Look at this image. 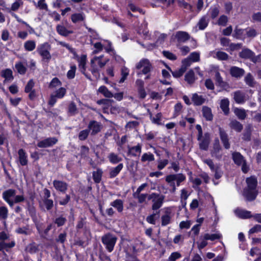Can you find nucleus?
<instances>
[{"label": "nucleus", "mask_w": 261, "mask_h": 261, "mask_svg": "<svg viewBox=\"0 0 261 261\" xmlns=\"http://www.w3.org/2000/svg\"><path fill=\"white\" fill-rule=\"evenodd\" d=\"M109 61V59L103 55L94 56L90 60V69L92 74L98 78L100 76V70L106 66Z\"/></svg>", "instance_id": "nucleus-1"}, {"label": "nucleus", "mask_w": 261, "mask_h": 261, "mask_svg": "<svg viewBox=\"0 0 261 261\" xmlns=\"http://www.w3.org/2000/svg\"><path fill=\"white\" fill-rule=\"evenodd\" d=\"M247 188L244 191V195L248 201H252L255 199L257 191L256 189L257 186V179L254 176L246 179Z\"/></svg>", "instance_id": "nucleus-2"}, {"label": "nucleus", "mask_w": 261, "mask_h": 261, "mask_svg": "<svg viewBox=\"0 0 261 261\" xmlns=\"http://www.w3.org/2000/svg\"><path fill=\"white\" fill-rule=\"evenodd\" d=\"M186 179V176L181 173L176 174H170L166 177V181L169 184L172 188L171 192L174 193L176 190L175 187L176 181L177 186H179L180 183Z\"/></svg>", "instance_id": "nucleus-3"}, {"label": "nucleus", "mask_w": 261, "mask_h": 261, "mask_svg": "<svg viewBox=\"0 0 261 261\" xmlns=\"http://www.w3.org/2000/svg\"><path fill=\"white\" fill-rule=\"evenodd\" d=\"M51 46L47 42H45L38 45L37 51L42 57V60L48 62L51 58L50 50Z\"/></svg>", "instance_id": "nucleus-4"}, {"label": "nucleus", "mask_w": 261, "mask_h": 261, "mask_svg": "<svg viewBox=\"0 0 261 261\" xmlns=\"http://www.w3.org/2000/svg\"><path fill=\"white\" fill-rule=\"evenodd\" d=\"M117 240V237L110 233L106 234L101 238L102 243L109 252H111L114 250Z\"/></svg>", "instance_id": "nucleus-5"}, {"label": "nucleus", "mask_w": 261, "mask_h": 261, "mask_svg": "<svg viewBox=\"0 0 261 261\" xmlns=\"http://www.w3.org/2000/svg\"><path fill=\"white\" fill-rule=\"evenodd\" d=\"M137 69L140 70L138 74H146L150 72L152 69V65L150 61L147 59H141L136 65Z\"/></svg>", "instance_id": "nucleus-6"}, {"label": "nucleus", "mask_w": 261, "mask_h": 261, "mask_svg": "<svg viewBox=\"0 0 261 261\" xmlns=\"http://www.w3.org/2000/svg\"><path fill=\"white\" fill-rule=\"evenodd\" d=\"M165 197L155 193H152L148 196V199L151 200L153 204L152 209L156 210L160 208L163 203Z\"/></svg>", "instance_id": "nucleus-7"}, {"label": "nucleus", "mask_w": 261, "mask_h": 261, "mask_svg": "<svg viewBox=\"0 0 261 261\" xmlns=\"http://www.w3.org/2000/svg\"><path fill=\"white\" fill-rule=\"evenodd\" d=\"M66 93V90L64 88H60L55 92L54 94L50 95V98L48 103L51 106H53L57 101V99L62 98Z\"/></svg>", "instance_id": "nucleus-8"}, {"label": "nucleus", "mask_w": 261, "mask_h": 261, "mask_svg": "<svg viewBox=\"0 0 261 261\" xmlns=\"http://www.w3.org/2000/svg\"><path fill=\"white\" fill-rule=\"evenodd\" d=\"M239 56L242 59H249L254 63H256L257 61V58L255 57L254 53L248 48L243 49L239 53Z\"/></svg>", "instance_id": "nucleus-9"}, {"label": "nucleus", "mask_w": 261, "mask_h": 261, "mask_svg": "<svg viewBox=\"0 0 261 261\" xmlns=\"http://www.w3.org/2000/svg\"><path fill=\"white\" fill-rule=\"evenodd\" d=\"M53 184L55 189L62 194H65L68 189V185L64 181L55 179L53 181Z\"/></svg>", "instance_id": "nucleus-10"}, {"label": "nucleus", "mask_w": 261, "mask_h": 261, "mask_svg": "<svg viewBox=\"0 0 261 261\" xmlns=\"http://www.w3.org/2000/svg\"><path fill=\"white\" fill-rule=\"evenodd\" d=\"M58 140L55 137L47 138L39 141L37 144V146L40 148L49 147L56 144Z\"/></svg>", "instance_id": "nucleus-11"}, {"label": "nucleus", "mask_w": 261, "mask_h": 261, "mask_svg": "<svg viewBox=\"0 0 261 261\" xmlns=\"http://www.w3.org/2000/svg\"><path fill=\"white\" fill-rule=\"evenodd\" d=\"M88 127L89 131H91V135H95L101 130L102 125L100 122L91 121L89 122Z\"/></svg>", "instance_id": "nucleus-12"}, {"label": "nucleus", "mask_w": 261, "mask_h": 261, "mask_svg": "<svg viewBox=\"0 0 261 261\" xmlns=\"http://www.w3.org/2000/svg\"><path fill=\"white\" fill-rule=\"evenodd\" d=\"M199 141V148L200 149L204 150H206L208 149V145L210 142V135L209 133H205L204 136L202 135Z\"/></svg>", "instance_id": "nucleus-13"}, {"label": "nucleus", "mask_w": 261, "mask_h": 261, "mask_svg": "<svg viewBox=\"0 0 261 261\" xmlns=\"http://www.w3.org/2000/svg\"><path fill=\"white\" fill-rule=\"evenodd\" d=\"M229 72L231 76L240 79L245 74V70L243 68L234 66L230 67Z\"/></svg>", "instance_id": "nucleus-14"}, {"label": "nucleus", "mask_w": 261, "mask_h": 261, "mask_svg": "<svg viewBox=\"0 0 261 261\" xmlns=\"http://www.w3.org/2000/svg\"><path fill=\"white\" fill-rule=\"evenodd\" d=\"M245 31L246 29H243L236 26L232 33V37L237 39L244 40L246 38Z\"/></svg>", "instance_id": "nucleus-15"}, {"label": "nucleus", "mask_w": 261, "mask_h": 261, "mask_svg": "<svg viewBox=\"0 0 261 261\" xmlns=\"http://www.w3.org/2000/svg\"><path fill=\"white\" fill-rule=\"evenodd\" d=\"M18 162L20 165L26 166L28 163V155L23 149H20L18 151Z\"/></svg>", "instance_id": "nucleus-16"}, {"label": "nucleus", "mask_w": 261, "mask_h": 261, "mask_svg": "<svg viewBox=\"0 0 261 261\" xmlns=\"http://www.w3.org/2000/svg\"><path fill=\"white\" fill-rule=\"evenodd\" d=\"M221 147L219 143V141L217 140L216 142L214 145L213 149L212 150V156L219 160L222 158V154L221 153Z\"/></svg>", "instance_id": "nucleus-17"}, {"label": "nucleus", "mask_w": 261, "mask_h": 261, "mask_svg": "<svg viewBox=\"0 0 261 261\" xmlns=\"http://www.w3.org/2000/svg\"><path fill=\"white\" fill-rule=\"evenodd\" d=\"M233 98L236 102L238 104H243L246 101L245 93L240 90L234 92Z\"/></svg>", "instance_id": "nucleus-18"}, {"label": "nucleus", "mask_w": 261, "mask_h": 261, "mask_svg": "<svg viewBox=\"0 0 261 261\" xmlns=\"http://www.w3.org/2000/svg\"><path fill=\"white\" fill-rule=\"evenodd\" d=\"M142 151V145L138 144L135 146H128V154L133 156H137L141 154Z\"/></svg>", "instance_id": "nucleus-19"}, {"label": "nucleus", "mask_w": 261, "mask_h": 261, "mask_svg": "<svg viewBox=\"0 0 261 261\" xmlns=\"http://www.w3.org/2000/svg\"><path fill=\"white\" fill-rule=\"evenodd\" d=\"M234 213L238 217L242 219H247L252 216L251 212L240 208L235 210Z\"/></svg>", "instance_id": "nucleus-20"}, {"label": "nucleus", "mask_w": 261, "mask_h": 261, "mask_svg": "<svg viewBox=\"0 0 261 261\" xmlns=\"http://www.w3.org/2000/svg\"><path fill=\"white\" fill-rule=\"evenodd\" d=\"M219 134L221 140L223 144V146L226 149L230 148V144L228 142V136L225 131L221 127L219 128Z\"/></svg>", "instance_id": "nucleus-21"}, {"label": "nucleus", "mask_w": 261, "mask_h": 261, "mask_svg": "<svg viewBox=\"0 0 261 261\" xmlns=\"http://www.w3.org/2000/svg\"><path fill=\"white\" fill-rule=\"evenodd\" d=\"M77 62L79 63V67L81 71L85 74L86 71V65L87 62V56L85 55H82L80 57H77Z\"/></svg>", "instance_id": "nucleus-22"}, {"label": "nucleus", "mask_w": 261, "mask_h": 261, "mask_svg": "<svg viewBox=\"0 0 261 261\" xmlns=\"http://www.w3.org/2000/svg\"><path fill=\"white\" fill-rule=\"evenodd\" d=\"M149 118L152 123L160 125L162 124L161 120L162 114L161 113L156 114L155 116H153L152 114L148 110Z\"/></svg>", "instance_id": "nucleus-23"}, {"label": "nucleus", "mask_w": 261, "mask_h": 261, "mask_svg": "<svg viewBox=\"0 0 261 261\" xmlns=\"http://www.w3.org/2000/svg\"><path fill=\"white\" fill-rule=\"evenodd\" d=\"M1 76L5 79V82H11L14 79L12 70L7 68L1 71Z\"/></svg>", "instance_id": "nucleus-24"}, {"label": "nucleus", "mask_w": 261, "mask_h": 261, "mask_svg": "<svg viewBox=\"0 0 261 261\" xmlns=\"http://www.w3.org/2000/svg\"><path fill=\"white\" fill-rule=\"evenodd\" d=\"M175 37L178 42H185L190 39V35L186 32L178 31L176 32Z\"/></svg>", "instance_id": "nucleus-25"}, {"label": "nucleus", "mask_w": 261, "mask_h": 261, "mask_svg": "<svg viewBox=\"0 0 261 261\" xmlns=\"http://www.w3.org/2000/svg\"><path fill=\"white\" fill-rule=\"evenodd\" d=\"M194 104L196 106H200L205 101V98L202 95H198L197 93H194L191 98Z\"/></svg>", "instance_id": "nucleus-26"}, {"label": "nucleus", "mask_w": 261, "mask_h": 261, "mask_svg": "<svg viewBox=\"0 0 261 261\" xmlns=\"http://www.w3.org/2000/svg\"><path fill=\"white\" fill-rule=\"evenodd\" d=\"M123 168V165L122 163L119 164L115 167L111 168L110 169V177L114 178L116 176Z\"/></svg>", "instance_id": "nucleus-27"}, {"label": "nucleus", "mask_w": 261, "mask_h": 261, "mask_svg": "<svg viewBox=\"0 0 261 261\" xmlns=\"http://www.w3.org/2000/svg\"><path fill=\"white\" fill-rule=\"evenodd\" d=\"M110 205L116 208L119 213L123 210V202L121 199H116L110 203Z\"/></svg>", "instance_id": "nucleus-28"}, {"label": "nucleus", "mask_w": 261, "mask_h": 261, "mask_svg": "<svg viewBox=\"0 0 261 261\" xmlns=\"http://www.w3.org/2000/svg\"><path fill=\"white\" fill-rule=\"evenodd\" d=\"M16 193L14 189H8L3 193V198L4 200L12 199V198H14Z\"/></svg>", "instance_id": "nucleus-29"}, {"label": "nucleus", "mask_w": 261, "mask_h": 261, "mask_svg": "<svg viewBox=\"0 0 261 261\" xmlns=\"http://www.w3.org/2000/svg\"><path fill=\"white\" fill-rule=\"evenodd\" d=\"M202 115L203 116L207 121H211L213 119V116L212 113L211 109L207 107H203L202 108Z\"/></svg>", "instance_id": "nucleus-30"}, {"label": "nucleus", "mask_w": 261, "mask_h": 261, "mask_svg": "<svg viewBox=\"0 0 261 261\" xmlns=\"http://www.w3.org/2000/svg\"><path fill=\"white\" fill-rule=\"evenodd\" d=\"M57 32L59 34L63 36H67L73 33L71 31L68 30L64 26L58 25L56 27Z\"/></svg>", "instance_id": "nucleus-31"}, {"label": "nucleus", "mask_w": 261, "mask_h": 261, "mask_svg": "<svg viewBox=\"0 0 261 261\" xmlns=\"http://www.w3.org/2000/svg\"><path fill=\"white\" fill-rule=\"evenodd\" d=\"M244 81L246 85L250 87H254L256 84V82L252 75L250 73H248L244 78Z\"/></svg>", "instance_id": "nucleus-32"}, {"label": "nucleus", "mask_w": 261, "mask_h": 261, "mask_svg": "<svg viewBox=\"0 0 261 261\" xmlns=\"http://www.w3.org/2000/svg\"><path fill=\"white\" fill-rule=\"evenodd\" d=\"M229 101L227 98H224L221 100L220 108L226 115L228 114L229 111Z\"/></svg>", "instance_id": "nucleus-33"}, {"label": "nucleus", "mask_w": 261, "mask_h": 261, "mask_svg": "<svg viewBox=\"0 0 261 261\" xmlns=\"http://www.w3.org/2000/svg\"><path fill=\"white\" fill-rule=\"evenodd\" d=\"M154 160V155L150 152L144 153L141 158V161L145 163L146 162H150Z\"/></svg>", "instance_id": "nucleus-34"}, {"label": "nucleus", "mask_w": 261, "mask_h": 261, "mask_svg": "<svg viewBox=\"0 0 261 261\" xmlns=\"http://www.w3.org/2000/svg\"><path fill=\"white\" fill-rule=\"evenodd\" d=\"M102 173V170L99 168L93 172L92 176L95 182L99 183L100 182Z\"/></svg>", "instance_id": "nucleus-35"}, {"label": "nucleus", "mask_w": 261, "mask_h": 261, "mask_svg": "<svg viewBox=\"0 0 261 261\" xmlns=\"http://www.w3.org/2000/svg\"><path fill=\"white\" fill-rule=\"evenodd\" d=\"M232 158L234 163L238 165H241L245 162L243 156L239 152L233 153Z\"/></svg>", "instance_id": "nucleus-36"}, {"label": "nucleus", "mask_w": 261, "mask_h": 261, "mask_svg": "<svg viewBox=\"0 0 261 261\" xmlns=\"http://www.w3.org/2000/svg\"><path fill=\"white\" fill-rule=\"evenodd\" d=\"M85 18V16L83 13H74L71 16V19L73 23H77L83 21Z\"/></svg>", "instance_id": "nucleus-37"}, {"label": "nucleus", "mask_w": 261, "mask_h": 261, "mask_svg": "<svg viewBox=\"0 0 261 261\" xmlns=\"http://www.w3.org/2000/svg\"><path fill=\"white\" fill-rule=\"evenodd\" d=\"M171 218V213L166 211V214L163 215L161 217L162 225L166 226L170 223Z\"/></svg>", "instance_id": "nucleus-38"}, {"label": "nucleus", "mask_w": 261, "mask_h": 261, "mask_svg": "<svg viewBox=\"0 0 261 261\" xmlns=\"http://www.w3.org/2000/svg\"><path fill=\"white\" fill-rule=\"evenodd\" d=\"M98 91L106 97L111 98L113 96L112 93L110 92L105 86H100L99 88Z\"/></svg>", "instance_id": "nucleus-39"}, {"label": "nucleus", "mask_w": 261, "mask_h": 261, "mask_svg": "<svg viewBox=\"0 0 261 261\" xmlns=\"http://www.w3.org/2000/svg\"><path fill=\"white\" fill-rule=\"evenodd\" d=\"M185 80L190 84H192L194 83L195 77L194 72L192 70H190L186 74Z\"/></svg>", "instance_id": "nucleus-40"}, {"label": "nucleus", "mask_w": 261, "mask_h": 261, "mask_svg": "<svg viewBox=\"0 0 261 261\" xmlns=\"http://www.w3.org/2000/svg\"><path fill=\"white\" fill-rule=\"evenodd\" d=\"M110 162L113 164H116L121 161L122 158L119 157L117 154L114 153H110L108 156Z\"/></svg>", "instance_id": "nucleus-41"}, {"label": "nucleus", "mask_w": 261, "mask_h": 261, "mask_svg": "<svg viewBox=\"0 0 261 261\" xmlns=\"http://www.w3.org/2000/svg\"><path fill=\"white\" fill-rule=\"evenodd\" d=\"M234 113L239 119L244 120L246 117L247 115L244 109L236 108Z\"/></svg>", "instance_id": "nucleus-42"}, {"label": "nucleus", "mask_w": 261, "mask_h": 261, "mask_svg": "<svg viewBox=\"0 0 261 261\" xmlns=\"http://www.w3.org/2000/svg\"><path fill=\"white\" fill-rule=\"evenodd\" d=\"M230 126L237 132H240L243 129L242 124L237 120H232L230 123Z\"/></svg>", "instance_id": "nucleus-43"}, {"label": "nucleus", "mask_w": 261, "mask_h": 261, "mask_svg": "<svg viewBox=\"0 0 261 261\" xmlns=\"http://www.w3.org/2000/svg\"><path fill=\"white\" fill-rule=\"evenodd\" d=\"M208 20L206 16H203L199 21L198 26L200 30H204L208 25Z\"/></svg>", "instance_id": "nucleus-44"}, {"label": "nucleus", "mask_w": 261, "mask_h": 261, "mask_svg": "<svg viewBox=\"0 0 261 261\" xmlns=\"http://www.w3.org/2000/svg\"><path fill=\"white\" fill-rule=\"evenodd\" d=\"M24 47L27 51H31L36 47V43L33 40H29L24 44Z\"/></svg>", "instance_id": "nucleus-45"}, {"label": "nucleus", "mask_w": 261, "mask_h": 261, "mask_svg": "<svg viewBox=\"0 0 261 261\" xmlns=\"http://www.w3.org/2000/svg\"><path fill=\"white\" fill-rule=\"evenodd\" d=\"M148 196L147 194H133V197L135 198H137L138 200V202L142 203L146 201V198L148 199Z\"/></svg>", "instance_id": "nucleus-46"}, {"label": "nucleus", "mask_w": 261, "mask_h": 261, "mask_svg": "<svg viewBox=\"0 0 261 261\" xmlns=\"http://www.w3.org/2000/svg\"><path fill=\"white\" fill-rule=\"evenodd\" d=\"M256 31L252 28L248 27L246 28L245 35L246 38H254L257 35Z\"/></svg>", "instance_id": "nucleus-47"}, {"label": "nucleus", "mask_w": 261, "mask_h": 261, "mask_svg": "<svg viewBox=\"0 0 261 261\" xmlns=\"http://www.w3.org/2000/svg\"><path fill=\"white\" fill-rule=\"evenodd\" d=\"M8 217V209L5 206H0V219L6 220Z\"/></svg>", "instance_id": "nucleus-48"}, {"label": "nucleus", "mask_w": 261, "mask_h": 261, "mask_svg": "<svg viewBox=\"0 0 261 261\" xmlns=\"http://www.w3.org/2000/svg\"><path fill=\"white\" fill-rule=\"evenodd\" d=\"M222 236L219 233H216L214 234L205 233L204 234L205 239L208 240L214 241L215 240L219 239L221 238Z\"/></svg>", "instance_id": "nucleus-49"}, {"label": "nucleus", "mask_w": 261, "mask_h": 261, "mask_svg": "<svg viewBox=\"0 0 261 261\" xmlns=\"http://www.w3.org/2000/svg\"><path fill=\"white\" fill-rule=\"evenodd\" d=\"M15 67L17 72L20 74H24L26 72L27 68L21 62L16 63Z\"/></svg>", "instance_id": "nucleus-50"}, {"label": "nucleus", "mask_w": 261, "mask_h": 261, "mask_svg": "<svg viewBox=\"0 0 261 261\" xmlns=\"http://www.w3.org/2000/svg\"><path fill=\"white\" fill-rule=\"evenodd\" d=\"M129 69L125 67H123L121 69V78L120 79L119 81L120 83H122L124 82V81L127 78V76L129 74Z\"/></svg>", "instance_id": "nucleus-51"}, {"label": "nucleus", "mask_w": 261, "mask_h": 261, "mask_svg": "<svg viewBox=\"0 0 261 261\" xmlns=\"http://www.w3.org/2000/svg\"><path fill=\"white\" fill-rule=\"evenodd\" d=\"M67 220L66 218L63 216L57 217L55 220V223L57 224L58 227L63 226Z\"/></svg>", "instance_id": "nucleus-52"}, {"label": "nucleus", "mask_w": 261, "mask_h": 261, "mask_svg": "<svg viewBox=\"0 0 261 261\" xmlns=\"http://www.w3.org/2000/svg\"><path fill=\"white\" fill-rule=\"evenodd\" d=\"M216 82L218 85L223 88H225L227 87V84L223 81L222 78L221 77L220 74L219 72H217L215 75Z\"/></svg>", "instance_id": "nucleus-53"}, {"label": "nucleus", "mask_w": 261, "mask_h": 261, "mask_svg": "<svg viewBox=\"0 0 261 261\" xmlns=\"http://www.w3.org/2000/svg\"><path fill=\"white\" fill-rule=\"evenodd\" d=\"M214 57L217 58L219 60H226L228 58V55L225 52L218 51L216 53V56Z\"/></svg>", "instance_id": "nucleus-54"}, {"label": "nucleus", "mask_w": 261, "mask_h": 261, "mask_svg": "<svg viewBox=\"0 0 261 261\" xmlns=\"http://www.w3.org/2000/svg\"><path fill=\"white\" fill-rule=\"evenodd\" d=\"M192 62H198L200 60V54L194 51L188 57Z\"/></svg>", "instance_id": "nucleus-55"}, {"label": "nucleus", "mask_w": 261, "mask_h": 261, "mask_svg": "<svg viewBox=\"0 0 261 261\" xmlns=\"http://www.w3.org/2000/svg\"><path fill=\"white\" fill-rule=\"evenodd\" d=\"M76 69V67L75 65H71L70 66V69L67 73V76L69 79H72L75 76V73Z\"/></svg>", "instance_id": "nucleus-56"}, {"label": "nucleus", "mask_w": 261, "mask_h": 261, "mask_svg": "<svg viewBox=\"0 0 261 261\" xmlns=\"http://www.w3.org/2000/svg\"><path fill=\"white\" fill-rule=\"evenodd\" d=\"M36 7L40 10H44L46 11H48L47 5L45 3V0H39L38 2Z\"/></svg>", "instance_id": "nucleus-57"}, {"label": "nucleus", "mask_w": 261, "mask_h": 261, "mask_svg": "<svg viewBox=\"0 0 261 261\" xmlns=\"http://www.w3.org/2000/svg\"><path fill=\"white\" fill-rule=\"evenodd\" d=\"M61 85V83L60 80L57 77H54L50 82L49 87L50 88H55Z\"/></svg>", "instance_id": "nucleus-58"}, {"label": "nucleus", "mask_w": 261, "mask_h": 261, "mask_svg": "<svg viewBox=\"0 0 261 261\" xmlns=\"http://www.w3.org/2000/svg\"><path fill=\"white\" fill-rule=\"evenodd\" d=\"M158 169L160 170L163 169L169 163L168 160H159L158 161Z\"/></svg>", "instance_id": "nucleus-59"}, {"label": "nucleus", "mask_w": 261, "mask_h": 261, "mask_svg": "<svg viewBox=\"0 0 261 261\" xmlns=\"http://www.w3.org/2000/svg\"><path fill=\"white\" fill-rule=\"evenodd\" d=\"M89 134L88 129H84L81 131L79 135V138L80 140L83 141L86 140Z\"/></svg>", "instance_id": "nucleus-60"}, {"label": "nucleus", "mask_w": 261, "mask_h": 261, "mask_svg": "<svg viewBox=\"0 0 261 261\" xmlns=\"http://www.w3.org/2000/svg\"><path fill=\"white\" fill-rule=\"evenodd\" d=\"M23 2L21 0H16L12 4L11 10L13 11H17L19 8L22 5Z\"/></svg>", "instance_id": "nucleus-61"}, {"label": "nucleus", "mask_w": 261, "mask_h": 261, "mask_svg": "<svg viewBox=\"0 0 261 261\" xmlns=\"http://www.w3.org/2000/svg\"><path fill=\"white\" fill-rule=\"evenodd\" d=\"M206 240H208L205 239L204 235L200 238L199 241L197 242L198 246L199 249H202L207 245V243Z\"/></svg>", "instance_id": "nucleus-62"}, {"label": "nucleus", "mask_w": 261, "mask_h": 261, "mask_svg": "<svg viewBox=\"0 0 261 261\" xmlns=\"http://www.w3.org/2000/svg\"><path fill=\"white\" fill-rule=\"evenodd\" d=\"M43 203L47 210H51L54 206V202L53 200L49 199H44Z\"/></svg>", "instance_id": "nucleus-63"}, {"label": "nucleus", "mask_w": 261, "mask_h": 261, "mask_svg": "<svg viewBox=\"0 0 261 261\" xmlns=\"http://www.w3.org/2000/svg\"><path fill=\"white\" fill-rule=\"evenodd\" d=\"M181 254L178 252H174L171 254L168 259V261H175L176 259L180 258Z\"/></svg>", "instance_id": "nucleus-64"}]
</instances>
